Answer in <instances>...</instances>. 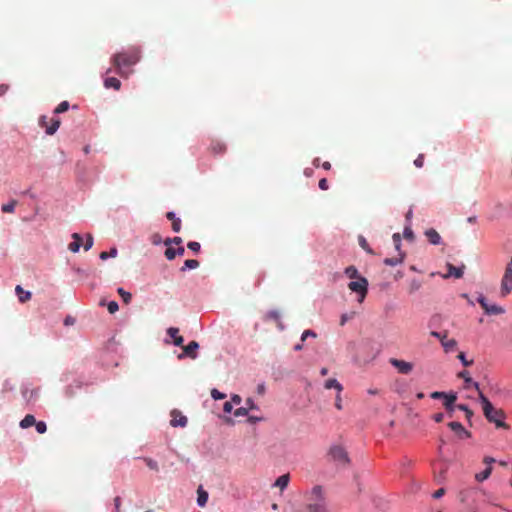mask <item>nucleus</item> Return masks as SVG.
Wrapping results in <instances>:
<instances>
[{
	"mask_svg": "<svg viewBox=\"0 0 512 512\" xmlns=\"http://www.w3.org/2000/svg\"><path fill=\"white\" fill-rule=\"evenodd\" d=\"M140 57L139 48L130 47L125 51L114 54L111 63L121 77L127 78L132 72L127 69L139 62Z\"/></svg>",
	"mask_w": 512,
	"mask_h": 512,
	"instance_id": "obj_1",
	"label": "nucleus"
},
{
	"mask_svg": "<svg viewBox=\"0 0 512 512\" xmlns=\"http://www.w3.org/2000/svg\"><path fill=\"white\" fill-rule=\"evenodd\" d=\"M306 509L309 512H327V501L322 486L316 485L305 493Z\"/></svg>",
	"mask_w": 512,
	"mask_h": 512,
	"instance_id": "obj_2",
	"label": "nucleus"
},
{
	"mask_svg": "<svg viewBox=\"0 0 512 512\" xmlns=\"http://www.w3.org/2000/svg\"><path fill=\"white\" fill-rule=\"evenodd\" d=\"M479 401L482 405L484 416L489 422L494 423L497 428H508L507 424L503 421L505 418L503 410L494 408L482 391H479Z\"/></svg>",
	"mask_w": 512,
	"mask_h": 512,
	"instance_id": "obj_3",
	"label": "nucleus"
},
{
	"mask_svg": "<svg viewBox=\"0 0 512 512\" xmlns=\"http://www.w3.org/2000/svg\"><path fill=\"white\" fill-rule=\"evenodd\" d=\"M348 288L359 295L358 302L362 303L368 292V280L365 277H359L351 281Z\"/></svg>",
	"mask_w": 512,
	"mask_h": 512,
	"instance_id": "obj_4",
	"label": "nucleus"
},
{
	"mask_svg": "<svg viewBox=\"0 0 512 512\" xmlns=\"http://www.w3.org/2000/svg\"><path fill=\"white\" fill-rule=\"evenodd\" d=\"M512 291V257L506 265L504 275L501 280V295L507 296Z\"/></svg>",
	"mask_w": 512,
	"mask_h": 512,
	"instance_id": "obj_5",
	"label": "nucleus"
},
{
	"mask_svg": "<svg viewBox=\"0 0 512 512\" xmlns=\"http://www.w3.org/2000/svg\"><path fill=\"white\" fill-rule=\"evenodd\" d=\"M329 455L333 461L338 462L339 464L346 466L350 463L347 451L340 445L332 446L329 450Z\"/></svg>",
	"mask_w": 512,
	"mask_h": 512,
	"instance_id": "obj_6",
	"label": "nucleus"
},
{
	"mask_svg": "<svg viewBox=\"0 0 512 512\" xmlns=\"http://www.w3.org/2000/svg\"><path fill=\"white\" fill-rule=\"evenodd\" d=\"M430 334L432 337H435L440 340L441 345L446 353L452 352L457 348V341L455 339H449L447 337V331H444L443 333L432 331Z\"/></svg>",
	"mask_w": 512,
	"mask_h": 512,
	"instance_id": "obj_7",
	"label": "nucleus"
},
{
	"mask_svg": "<svg viewBox=\"0 0 512 512\" xmlns=\"http://www.w3.org/2000/svg\"><path fill=\"white\" fill-rule=\"evenodd\" d=\"M477 302L488 315H499L505 312L504 308H502L501 306H498L496 304H489L487 302V299L482 294L478 296Z\"/></svg>",
	"mask_w": 512,
	"mask_h": 512,
	"instance_id": "obj_8",
	"label": "nucleus"
},
{
	"mask_svg": "<svg viewBox=\"0 0 512 512\" xmlns=\"http://www.w3.org/2000/svg\"><path fill=\"white\" fill-rule=\"evenodd\" d=\"M39 124L41 127L45 128V131L48 135H53L60 126V119L42 116L39 119Z\"/></svg>",
	"mask_w": 512,
	"mask_h": 512,
	"instance_id": "obj_9",
	"label": "nucleus"
},
{
	"mask_svg": "<svg viewBox=\"0 0 512 512\" xmlns=\"http://www.w3.org/2000/svg\"><path fill=\"white\" fill-rule=\"evenodd\" d=\"M389 362L401 374L407 375V374H410L413 370V364L410 362L395 359V358H391Z\"/></svg>",
	"mask_w": 512,
	"mask_h": 512,
	"instance_id": "obj_10",
	"label": "nucleus"
},
{
	"mask_svg": "<svg viewBox=\"0 0 512 512\" xmlns=\"http://www.w3.org/2000/svg\"><path fill=\"white\" fill-rule=\"evenodd\" d=\"M188 423V419L179 410L171 411L170 425L172 427H185Z\"/></svg>",
	"mask_w": 512,
	"mask_h": 512,
	"instance_id": "obj_11",
	"label": "nucleus"
},
{
	"mask_svg": "<svg viewBox=\"0 0 512 512\" xmlns=\"http://www.w3.org/2000/svg\"><path fill=\"white\" fill-rule=\"evenodd\" d=\"M448 427L458 436L460 439H467L471 437V433L464 428V426L457 421L448 423Z\"/></svg>",
	"mask_w": 512,
	"mask_h": 512,
	"instance_id": "obj_12",
	"label": "nucleus"
},
{
	"mask_svg": "<svg viewBox=\"0 0 512 512\" xmlns=\"http://www.w3.org/2000/svg\"><path fill=\"white\" fill-rule=\"evenodd\" d=\"M457 400V393L455 392H449L447 397L443 400V405L445 409L448 411L449 416L452 417V413L455 408H457V405H455V402Z\"/></svg>",
	"mask_w": 512,
	"mask_h": 512,
	"instance_id": "obj_13",
	"label": "nucleus"
},
{
	"mask_svg": "<svg viewBox=\"0 0 512 512\" xmlns=\"http://www.w3.org/2000/svg\"><path fill=\"white\" fill-rule=\"evenodd\" d=\"M264 319L266 321H269V320L274 321L276 323L277 328L280 331L284 330V328H285L284 324L281 321L280 313L277 310H272V311L267 312Z\"/></svg>",
	"mask_w": 512,
	"mask_h": 512,
	"instance_id": "obj_14",
	"label": "nucleus"
},
{
	"mask_svg": "<svg viewBox=\"0 0 512 512\" xmlns=\"http://www.w3.org/2000/svg\"><path fill=\"white\" fill-rule=\"evenodd\" d=\"M181 347L183 348L184 355H186L192 359H195L197 357L196 351L199 348L198 342L191 341L188 345L181 346Z\"/></svg>",
	"mask_w": 512,
	"mask_h": 512,
	"instance_id": "obj_15",
	"label": "nucleus"
},
{
	"mask_svg": "<svg viewBox=\"0 0 512 512\" xmlns=\"http://www.w3.org/2000/svg\"><path fill=\"white\" fill-rule=\"evenodd\" d=\"M464 268H465L464 265H462L461 267H455L454 265L448 263L447 264L448 274L445 275L444 277L447 278V277L453 276L456 279H459L463 276Z\"/></svg>",
	"mask_w": 512,
	"mask_h": 512,
	"instance_id": "obj_16",
	"label": "nucleus"
},
{
	"mask_svg": "<svg viewBox=\"0 0 512 512\" xmlns=\"http://www.w3.org/2000/svg\"><path fill=\"white\" fill-rule=\"evenodd\" d=\"M425 236L427 237L428 241L433 245H439L441 243L440 234L433 228L427 229L425 231Z\"/></svg>",
	"mask_w": 512,
	"mask_h": 512,
	"instance_id": "obj_17",
	"label": "nucleus"
},
{
	"mask_svg": "<svg viewBox=\"0 0 512 512\" xmlns=\"http://www.w3.org/2000/svg\"><path fill=\"white\" fill-rule=\"evenodd\" d=\"M179 329L175 327H170L167 330V334L173 339V343L176 346H183L184 339L182 336L178 335Z\"/></svg>",
	"mask_w": 512,
	"mask_h": 512,
	"instance_id": "obj_18",
	"label": "nucleus"
},
{
	"mask_svg": "<svg viewBox=\"0 0 512 512\" xmlns=\"http://www.w3.org/2000/svg\"><path fill=\"white\" fill-rule=\"evenodd\" d=\"M458 377L463 378L465 381V388H468L470 385L473 386L478 392L481 391L479 387V383L474 382L469 375L467 370H463L458 374Z\"/></svg>",
	"mask_w": 512,
	"mask_h": 512,
	"instance_id": "obj_19",
	"label": "nucleus"
},
{
	"mask_svg": "<svg viewBox=\"0 0 512 512\" xmlns=\"http://www.w3.org/2000/svg\"><path fill=\"white\" fill-rule=\"evenodd\" d=\"M72 238L74 241L68 245V249L73 253H77L82 245L83 239L78 233H73Z\"/></svg>",
	"mask_w": 512,
	"mask_h": 512,
	"instance_id": "obj_20",
	"label": "nucleus"
},
{
	"mask_svg": "<svg viewBox=\"0 0 512 512\" xmlns=\"http://www.w3.org/2000/svg\"><path fill=\"white\" fill-rule=\"evenodd\" d=\"M15 292L18 296V299L21 303H25L31 299V292L25 291L20 285H17L15 288Z\"/></svg>",
	"mask_w": 512,
	"mask_h": 512,
	"instance_id": "obj_21",
	"label": "nucleus"
},
{
	"mask_svg": "<svg viewBox=\"0 0 512 512\" xmlns=\"http://www.w3.org/2000/svg\"><path fill=\"white\" fill-rule=\"evenodd\" d=\"M208 501V492L199 486L197 489V504L200 507H204Z\"/></svg>",
	"mask_w": 512,
	"mask_h": 512,
	"instance_id": "obj_22",
	"label": "nucleus"
},
{
	"mask_svg": "<svg viewBox=\"0 0 512 512\" xmlns=\"http://www.w3.org/2000/svg\"><path fill=\"white\" fill-rule=\"evenodd\" d=\"M167 219L172 221V230L176 233L180 232L181 230V220L176 217L174 212H167L166 214Z\"/></svg>",
	"mask_w": 512,
	"mask_h": 512,
	"instance_id": "obj_23",
	"label": "nucleus"
},
{
	"mask_svg": "<svg viewBox=\"0 0 512 512\" xmlns=\"http://www.w3.org/2000/svg\"><path fill=\"white\" fill-rule=\"evenodd\" d=\"M289 481H290L289 474H283L276 479L274 486L279 487L280 490L283 491L284 489L287 488Z\"/></svg>",
	"mask_w": 512,
	"mask_h": 512,
	"instance_id": "obj_24",
	"label": "nucleus"
},
{
	"mask_svg": "<svg viewBox=\"0 0 512 512\" xmlns=\"http://www.w3.org/2000/svg\"><path fill=\"white\" fill-rule=\"evenodd\" d=\"M104 86L105 88H113L115 90H119L121 87V82L116 77H107L104 80Z\"/></svg>",
	"mask_w": 512,
	"mask_h": 512,
	"instance_id": "obj_25",
	"label": "nucleus"
},
{
	"mask_svg": "<svg viewBox=\"0 0 512 512\" xmlns=\"http://www.w3.org/2000/svg\"><path fill=\"white\" fill-rule=\"evenodd\" d=\"M404 257H405V253L400 252L398 254V256H396V257L385 258L384 259V264L387 265V266H396V265L401 264L403 262Z\"/></svg>",
	"mask_w": 512,
	"mask_h": 512,
	"instance_id": "obj_26",
	"label": "nucleus"
},
{
	"mask_svg": "<svg viewBox=\"0 0 512 512\" xmlns=\"http://www.w3.org/2000/svg\"><path fill=\"white\" fill-rule=\"evenodd\" d=\"M326 389H336L338 393L343 390V386L336 379H328L324 383Z\"/></svg>",
	"mask_w": 512,
	"mask_h": 512,
	"instance_id": "obj_27",
	"label": "nucleus"
},
{
	"mask_svg": "<svg viewBox=\"0 0 512 512\" xmlns=\"http://www.w3.org/2000/svg\"><path fill=\"white\" fill-rule=\"evenodd\" d=\"M36 419L33 415L27 414L20 422V427L23 429L29 428L35 425Z\"/></svg>",
	"mask_w": 512,
	"mask_h": 512,
	"instance_id": "obj_28",
	"label": "nucleus"
},
{
	"mask_svg": "<svg viewBox=\"0 0 512 512\" xmlns=\"http://www.w3.org/2000/svg\"><path fill=\"white\" fill-rule=\"evenodd\" d=\"M492 473V466H488L484 471L475 474V480L482 482L490 477Z\"/></svg>",
	"mask_w": 512,
	"mask_h": 512,
	"instance_id": "obj_29",
	"label": "nucleus"
},
{
	"mask_svg": "<svg viewBox=\"0 0 512 512\" xmlns=\"http://www.w3.org/2000/svg\"><path fill=\"white\" fill-rule=\"evenodd\" d=\"M200 265L198 260L195 259H188L184 262L183 267L181 268V271H185L186 269H196Z\"/></svg>",
	"mask_w": 512,
	"mask_h": 512,
	"instance_id": "obj_30",
	"label": "nucleus"
},
{
	"mask_svg": "<svg viewBox=\"0 0 512 512\" xmlns=\"http://www.w3.org/2000/svg\"><path fill=\"white\" fill-rule=\"evenodd\" d=\"M211 150L215 154H221L226 151V145L221 142H213L211 145Z\"/></svg>",
	"mask_w": 512,
	"mask_h": 512,
	"instance_id": "obj_31",
	"label": "nucleus"
},
{
	"mask_svg": "<svg viewBox=\"0 0 512 512\" xmlns=\"http://www.w3.org/2000/svg\"><path fill=\"white\" fill-rule=\"evenodd\" d=\"M16 205H17V201L16 200H11L9 203L3 204L2 207H1V210L4 213H13L14 210H15Z\"/></svg>",
	"mask_w": 512,
	"mask_h": 512,
	"instance_id": "obj_32",
	"label": "nucleus"
},
{
	"mask_svg": "<svg viewBox=\"0 0 512 512\" xmlns=\"http://www.w3.org/2000/svg\"><path fill=\"white\" fill-rule=\"evenodd\" d=\"M358 242H359V245L360 247L365 250L367 253L369 254H374V251L371 249V247L369 246L367 240L365 239V237L363 236H359L358 238Z\"/></svg>",
	"mask_w": 512,
	"mask_h": 512,
	"instance_id": "obj_33",
	"label": "nucleus"
},
{
	"mask_svg": "<svg viewBox=\"0 0 512 512\" xmlns=\"http://www.w3.org/2000/svg\"><path fill=\"white\" fill-rule=\"evenodd\" d=\"M345 274L351 279H357L360 277L358 274V270L355 266H348L345 269Z\"/></svg>",
	"mask_w": 512,
	"mask_h": 512,
	"instance_id": "obj_34",
	"label": "nucleus"
},
{
	"mask_svg": "<svg viewBox=\"0 0 512 512\" xmlns=\"http://www.w3.org/2000/svg\"><path fill=\"white\" fill-rule=\"evenodd\" d=\"M457 409L462 410L463 414H465L467 420L469 422H471V418L473 416V411L471 409H469L468 406H466L464 404H458Z\"/></svg>",
	"mask_w": 512,
	"mask_h": 512,
	"instance_id": "obj_35",
	"label": "nucleus"
},
{
	"mask_svg": "<svg viewBox=\"0 0 512 512\" xmlns=\"http://www.w3.org/2000/svg\"><path fill=\"white\" fill-rule=\"evenodd\" d=\"M118 294L121 296L122 300L124 301V303L128 304L130 303L131 299H132V295L131 293L125 291L123 288H118L117 290Z\"/></svg>",
	"mask_w": 512,
	"mask_h": 512,
	"instance_id": "obj_36",
	"label": "nucleus"
},
{
	"mask_svg": "<svg viewBox=\"0 0 512 512\" xmlns=\"http://www.w3.org/2000/svg\"><path fill=\"white\" fill-rule=\"evenodd\" d=\"M421 281L412 279L409 283V293L412 294L421 288Z\"/></svg>",
	"mask_w": 512,
	"mask_h": 512,
	"instance_id": "obj_37",
	"label": "nucleus"
},
{
	"mask_svg": "<svg viewBox=\"0 0 512 512\" xmlns=\"http://www.w3.org/2000/svg\"><path fill=\"white\" fill-rule=\"evenodd\" d=\"M117 254H118L117 249L116 248H111L109 252H105V251L101 252L99 256H100V259L106 260L109 257H113V258L116 257Z\"/></svg>",
	"mask_w": 512,
	"mask_h": 512,
	"instance_id": "obj_38",
	"label": "nucleus"
},
{
	"mask_svg": "<svg viewBox=\"0 0 512 512\" xmlns=\"http://www.w3.org/2000/svg\"><path fill=\"white\" fill-rule=\"evenodd\" d=\"M143 460L146 463L148 468H150L151 470L156 471V472L159 471V465L155 460H153L151 458H144Z\"/></svg>",
	"mask_w": 512,
	"mask_h": 512,
	"instance_id": "obj_39",
	"label": "nucleus"
},
{
	"mask_svg": "<svg viewBox=\"0 0 512 512\" xmlns=\"http://www.w3.org/2000/svg\"><path fill=\"white\" fill-rule=\"evenodd\" d=\"M69 109L68 101H62L54 110V113L59 114L66 112Z\"/></svg>",
	"mask_w": 512,
	"mask_h": 512,
	"instance_id": "obj_40",
	"label": "nucleus"
},
{
	"mask_svg": "<svg viewBox=\"0 0 512 512\" xmlns=\"http://www.w3.org/2000/svg\"><path fill=\"white\" fill-rule=\"evenodd\" d=\"M181 243H182V238L181 237L168 238L164 242V244L166 246H169L171 244L181 245Z\"/></svg>",
	"mask_w": 512,
	"mask_h": 512,
	"instance_id": "obj_41",
	"label": "nucleus"
},
{
	"mask_svg": "<svg viewBox=\"0 0 512 512\" xmlns=\"http://www.w3.org/2000/svg\"><path fill=\"white\" fill-rule=\"evenodd\" d=\"M35 427L39 434H43L47 430V426L43 421L35 422Z\"/></svg>",
	"mask_w": 512,
	"mask_h": 512,
	"instance_id": "obj_42",
	"label": "nucleus"
},
{
	"mask_svg": "<svg viewBox=\"0 0 512 512\" xmlns=\"http://www.w3.org/2000/svg\"><path fill=\"white\" fill-rule=\"evenodd\" d=\"M403 236L405 239L409 240V241H413L414 240V233L412 231V229L410 227H405L404 229V232H403Z\"/></svg>",
	"mask_w": 512,
	"mask_h": 512,
	"instance_id": "obj_43",
	"label": "nucleus"
},
{
	"mask_svg": "<svg viewBox=\"0 0 512 512\" xmlns=\"http://www.w3.org/2000/svg\"><path fill=\"white\" fill-rule=\"evenodd\" d=\"M93 243H94L93 236L91 234H87L86 242L84 244V250L85 251L90 250L92 248V246H93Z\"/></svg>",
	"mask_w": 512,
	"mask_h": 512,
	"instance_id": "obj_44",
	"label": "nucleus"
},
{
	"mask_svg": "<svg viewBox=\"0 0 512 512\" xmlns=\"http://www.w3.org/2000/svg\"><path fill=\"white\" fill-rule=\"evenodd\" d=\"M187 247L192 250L193 252L195 253H198L200 251V243L196 242V241H190L188 244H187Z\"/></svg>",
	"mask_w": 512,
	"mask_h": 512,
	"instance_id": "obj_45",
	"label": "nucleus"
},
{
	"mask_svg": "<svg viewBox=\"0 0 512 512\" xmlns=\"http://www.w3.org/2000/svg\"><path fill=\"white\" fill-rule=\"evenodd\" d=\"M165 257L168 260H173L176 257V250L172 247H167L165 251Z\"/></svg>",
	"mask_w": 512,
	"mask_h": 512,
	"instance_id": "obj_46",
	"label": "nucleus"
},
{
	"mask_svg": "<svg viewBox=\"0 0 512 512\" xmlns=\"http://www.w3.org/2000/svg\"><path fill=\"white\" fill-rule=\"evenodd\" d=\"M107 309L109 313L114 314L119 309L118 303L116 301H110L107 305Z\"/></svg>",
	"mask_w": 512,
	"mask_h": 512,
	"instance_id": "obj_47",
	"label": "nucleus"
},
{
	"mask_svg": "<svg viewBox=\"0 0 512 512\" xmlns=\"http://www.w3.org/2000/svg\"><path fill=\"white\" fill-rule=\"evenodd\" d=\"M211 396L215 400L224 399L226 397V395L224 393L218 391L217 389H212L211 390Z\"/></svg>",
	"mask_w": 512,
	"mask_h": 512,
	"instance_id": "obj_48",
	"label": "nucleus"
},
{
	"mask_svg": "<svg viewBox=\"0 0 512 512\" xmlns=\"http://www.w3.org/2000/svg\"><path fill=\"white\" fill-rule=\"evenodd\" d=\"M447 395H448V393H446V392L435 391L430 394V397L433 399H443L444 400L447 397Z\"/></svg>",
	"mask_w": 512,
	"mask_h": 512,
	"instance_id": "obj_49",
	"label": "nucleus"
},
{
	"mask_svg": "<svg viewBox=\"0 0 512 512\" xmlns=\"http://www.w3.org/2000/svg\"><path fill=\"white\" fill-rule=\"evenodd\" d=\"M458 359L462 362V364L466 367L473 364V360H467L465 357V354L463 352H460L458 355Z\"/></svg>",
	"mask_w": 512,
	"mask_h": 512,
	"instance_id": "obj_50",
	"label": "nucleus"
},
{
	"mask_svg": "<svg viewBox=\"0 0 512 512\" xmlns=\"http://www.w3.org/2000/svg\"><path fill=\"white\" fill-rule=\"evenodd\" d=\"M248 414V408L247 407H240L234 411V415L236 417L246 416Z\"/></svg>",
	"mask_w": 512,
	"mask_h": 512,
	"instance_id": "obj_51",
	"label": "nucleus"
},
{
	"mask_svg": "<svg viewBox=\"0 0 512 512\" xmlns=\"http://www.w3.org/2000/svg\"><path fill=\"white\" fill-rule=\"evenodd\" d=\"M114 511L113 512H121V498L116 496L114 498Z\"/></svg>",
	"mask_w": 512,
	"mask_h": 512,
	"instance_id": "obj_52",
	"label": "nucleus"
},
{
	"mask_svg": "<svg viewBox=\"0 0 512 512\" xmlns=\"http://www.w3.org/2000/svg\"><path fill=\"white\" fill-rule=\"evenodd\" d=\"M316 337V333L312 330H305L303 333H302V336H301V341H305L307 337Z\"/></svg>",
	"mask_w": 512,
	"mask_h": 512,
	"instance_id": "obj_53",
	"label": "nucleus"
},
{
	"mask_svg": "<svg viewBox=\"0 0 512 512\" xmlns=\"http://www.w3.org/2000/svg\"><path fill=\"white\" fill-rule=\"evenodd\" d=\"M424 164V156L422 154L418 155V157L414 160V165L417 168L423 167Z\"/></svg>",
	"mask_w": 512,
	"mask_h": 512,
	"instance_id": "obj_54",
	"label": "nucleus"
},
{
	"mask_svg": "<svg viewBox=\"0 0 512 512\" xmlns=\"http://www.w3.org/2000/svg\"><path fill=\"white\" fill-rule=\"evenodd\" d=\"M246 407L248 408V411L258 409L257 405L254 403V401L251 398H248L246 400Z\"/></svg>",
	"mask_w": 512,
	"mask_h": 512,
	"instance_id": "obj_55",
	"label": "nucleus"
},
{
	"mask_svg": "<svg viewBox=\"0 0 512 512\" xmlns=\"http://www.w3.org/2000/svg\"><path fill=\"white\" fill-rule=\"evenodd\" d=\"M445 489L444 488H439L438 490H436L434 493H433V498L434 499H439L441 498L444 494H445Z\"/></svg>",
	"mask_w": 512,
	"mask_h": 512,
	"instance_id": "obj_56",
	"label": "nucleus"
},
{
	"mask_svg": "<svg viewBox=\"0 0 512 512\" xmlns=\"http://www.w3.org/2000/svg\"><path fill=\"white\" fill-rule=\"evenodd\" d=\"M328 181L326 178H322L320 181H319V188L321 190H327L328 189Z\"/></svg>",
	"mask_w": 512,
	"mask_h": 512,
	"instance_id": "obj_57",
	"label": "nucleus"
},
{
	"mask_svg": "<svg viewBox=\"0 0 512 512\" xmlns=\"http://www.w3.org/2000/svg\"><path fill=\"white\" fill-rule=\"evenodd\" d=\"M232 409H233L232 402L227 401V402L224 403V406H223L224 412L231 413Z\"/></svg>",
	"mask_w": 512,
	"mask_h": 512,
	"instance_id": "obj_58",
	"label": "nucleus"
},
{
	"mask_svg": "<svg viewBox=\"0 0 512 512\" xmlns=\"http://www.w3.org/2000/svg\"><path fill=\"white\" fill-rule=\"evenodd\" d=\"M483 462L488 467V466H491L495 462V459L493 457H490V456H485L484 459H483Z\"/></svg>",
	"mask_w": 512,
	"mask_h": 512,
	"instance_id": "obj_59",
	"label": "nucleus"
},
{
	"mask_svg": "<svg viewBox=\"0 0 512 512\" xmlns=\"http://www.w3.org/2000/svg\"><path fill=\"white\" fill-rule=\"evenodd\" d=\"M433 419H434L435 422L440 423L444 419V414L443 413H436V414L433 415Z\"/></svg>",
	"mask_w": 512,
	"mask_h": 512,
	"instance_id": "obj_60",
	"label": "nucleus"
},
{
	"mask_svg": "<svg viewBox=\"0 0 512 512\" xmlns=\"http://www.w3.org/2000/svg\"><path fill=\"white\" fill-rule=\"evenodd\" d=\"M335 407H336L338 410H341V409H342V400H341L340 393H338V395L336 396Z\"/></svg>",
	"mask_w": 512,
	"mask_h": 512,
	"instance_id": "obj_61",
	"label": "nucleus"
},
{
	"mask_svg": "<svg viewBox=\"0 0 512 512\" xmlns=\"http://www.w3.org/2000/svg\"><path fill=\"white\" fill-rule=\"evenodd\" d=\"M241 401H242V398L239 395L235 394V395H233L231 397V401L230 402H232V403H234L236 405H239L241 403Z\"/></svg>",
	"mask_w": 512,
	"mask_h": 512,
	"instance_id": "obj_62",
	"label": "nucleus"
},
{
	"mask_svg": "<svg viewBox=\"0 0 512 512\" xmlns=\"http://www.w3.org/2000/svg\"><path fill=\"white\" fill-rule=\"evenodd\" d=\"M394 244H401V236L399 233H395L392 236Z\"/></svg>",
	"mask_w": 512,
	"mask_h": 512,
	"instance_id": "obj_63",
	"label": "nucleus"
},
{
	"mask_svg": "<svg viewBox=\"0 0 512 512\" xmlns=\"http://www.w3.org/2000/svg\"><path fill=\"white\" fill-rule=\"evenodd\" d=\"M74 322H75V319H74L73 317H71V316H67V317L65 318V320H64V324H65L66 326H68V325H73V324H74Z\"/></svg>",
	"mask_w": 512,
	"mask_h": 512,
	"instance_id": "obj_64",
	"label": "nucleus"
}]
</instances>
